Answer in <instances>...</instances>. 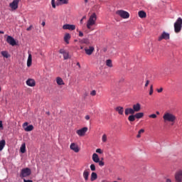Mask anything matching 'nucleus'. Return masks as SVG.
<instances>
[{"instance_id": "55", "label": "nucleus", "mask_w": 182, "mask_h": 182, "mask_svg": "<svg viewBox=\"0 0 182 182\" xmlns=\"http://www.w3.org/2000/svg\"><path fill=\"white\" fill-rule=\"evenodd\" d=\"M136 114H143V112L136 113Z\"/></svg>"}, {"instance_id": "11", "label": "nucleus", "mask_w": 182, "mask_h": 182, "mask_svg": "<svg viewBox=\"0 0 182 182\" xmlns=\"http://www.w3.org/2000/svg\"><path fill=\"white\" fill-rule=\"evenodd\" d=\"M7 43H9L11 46H15L16 45V41H15V38L11 36H8L6 38Z\"/></svg>"}, {"instance_id": "20", "label": "nucleus", "mask_w": 182, "mask_h": 182, "mask_svg": "<svg viewBox=\"0 0 182 182\" xmlns=\"http://www.w3.org/2000/svg\"><path fill=\"white\" fill-rule=\"evenodd\" d=\"M116 112H117V113H119V114H123L124 112V109L123 108V107H117L115 108Z\"/></svg>"}, {"instance_id": "46", "label": "nucleus", "mask_w": 182, "mask_h": 182, "mask_svg": "<svg viewBox=\"0 0 182 182\" xmlns=\"http://www.w3.org/2000/svg\"><path fill=\"white\" fill-rule=\"evenodd\" d=\"M23 129H26V127H28V122H25V123L23 124Z\"/></svg>"}, {"instance_id": "59", "label": "nucleus", "mask_w": 182, "mask_h": 182, "mask_svg": "<svg viewBox=\"0 0 182 182\" xmlns=\"http://www.w3.org/2000/svg\"><path fill=\"white\" fill-rule=\"evenodd\" d=\"M80 49H83V46H81V47H80Z\"/></svg>"}, {"instance_id": "58", "label": "nucleus", "mask_w": 182, "mask_h": 182, "mask_svg": "<svg viewBox=\"0 0 182 182\" xmlns=\"http://www.w3.org/2000/svg\"><path fill=\"white\" fill-rule=\"evenodd\" d=\"M82 21H83V18H82V19L80 20V22L82 23Z\"/></svg>"}, {"instance_id": "48", "label": "nucleus", "mask_w": 182, "mask_h": 182, "mask_svg": "<svg viewBox=\"0 0 182 182\" xmlns=\"http://www.w3.org/2000/svg\"><path fill=\"white\" fill-rule=\"evenodd\" d=\"M23 182H33V180L23 179Z\"/></svg>"}, {"instance_id": "29", "label": "nucleus", "mask_w": 182, "mask_h": 182, "mask_svg": "<svg viewBox=\"0 0 182 182\" xmlns=\"http://www.w3.org/2000/svg\"><path fill=\"white\" fill-rule=\"evenodd\" d=\"M80 42L81 43H85V45H90V41L87 38H83Z\"/></svg>"}, {"instance_id": "4", "label": "nucleus", "mask_w": 182, "mask_h": 182, "mask_svg": "<svg viewBox=\"0 0 182 182\" xmlns=\"http://www.w3.org/2000/svg\"><path fill=\"white\" fill-rule=\"evenodd\" d=\"M174 31L176 33H179V32H181L182 28V18L181 17L178 18L176 21L174 23Z\"/></svg>"}, {"instance_id": "22", "label": "nucleus", "mask_w": 182, "mask_h": 182, "mask_svg": "<svg viewBox=\"0 0 182 182\" xmlns=\"http://www.w3.org/2000/svg\"><path fill=\"white\" fill-rule=\"evenodd\" d=\"M138 15H139V18H146V16H147V14L144 11H139L138 12Z\"/></svg>"}, {"instance_id": "3", "label": "nucleus", "mask_w": 182, "mask_h": 182, "mask_svg": "<svg viewBox=\"0 0 182 182\" xmlns=\"http://www.w3.org/2000/svg\"><path fill=\"white\" fill-rule=\"evenodd\" d=\"M163 119L165 123H171L172 125L176 122V117L174 114H164Z\"/></svg>"}, {"instance_id": "43", "label": "nucleus", "mask_w": 182, "mask_h": 182, "mask_svg": "<svg viewBox=\"0 0 182 182\" xmlns=\"http://www.w3.org/2000/svg\"><path fill=\"white\" fill-rule=\"evenodd\" d=\"M90 95H91V96H96V90H92V91L90 92Z\"/></svg>"}, {"instance_id": "9", "label": "nucleus", "mask_w": 182, "mask_h": 182, "mask_svg": "<svg viewBox=\"0 0 182 182\" xmlns=\"http://www.w3.org/2000/svg\"><path fill=\"white\" fill-rule=\"evenodd\" d=\"M88 128L85 127L80 129L77 130L76 133L78 136L80 137H83L86 134V132H87Z\"/></svg>"}, {"instance_id": "38", "label": "nucleus", "mask_w": 182, "mask_h": 182, "mask_svg": "<svg viewBox=\"0 0 182 182\" xmlns=\"http://www.w3.org/2000/svg\"><path fill=\"white\" fill-rule=\"evenodd\" d=\"M52 7L55 9L56 8V4H55V0H51Z\"/></svg>"}, {"instance_id": "49", "label": "nucleus", "mask_w": 182, "mask_h": 182, "mask_svg": "<svg viewBox=\"0 0 182 182\" xmlns=\"http://www.w3.org/2000/svg\"><path fill=\"white\" fill-rule=\"evenodd\" d=\"M79 36H80L81 38L83 36V33L82 31H79Z\"/></svg>"}, {"instance_id": "8", "label": "nucleus", "mask_w": 182, "mask_h": 182, "mask_svg": "<svg viewBox=\"0 0 182 182\" xmlns=\"http://www.w3.org/2000/svg\"><path fill=\"white\" fill-rule=\"evenodd\" d=\"M20 1L21 0H14L13 2L9 4V6L11 9V11H16Z\"/></svg>"}, {"instance_id": "33", "label": "nucleus", "mask_w": 182, "mask_h": 182, "mask_svg": "<svg viewBox=\"0 0 182 182\" xmlns=\"http://www.w3.org/2000/svg\"><path fill=\"white\" fill-rule=\"evenodd\" d=\"M1 55L4 58H9V54H8V51H1Z\"/></svg>"}, {"instance_id": "30", "label": "nucleus", "mask_w": 182, "mask_h": 182, "mask_svg": "<svg viewBox=\"0 0 182 182\" xmlns=\"http://www.w3.org/2000/svg\"><path fill=\"white\" fill-rule=\"evenodd\" d=\"M106 65L108 66V68H113V63H112V60H107Z\"/></svg>"}, {"instance_id": "51", "label": "nucleus", "mask_w": 182, "mask_h": 182, "mask_svg": "<svg viewBox=\"0 0 182 182\" xmlns=\"http://www.w3.org/2000/svg\"><path fill=\"white\" fill-rule=\"evenodd\" d=\"M41 25H42L43 26H45V25H46L45 21H43V22L41 23Z\"/></svg>"}, {"instance_id": "15", "label": "nucleus", "mask_w": 182, "mask_h": 182, "mask_svg": "<svg viewBox=\"0 0 182 182\" xmlns=\"http://www.w3.org/2000/svg\"><path fill=\"white\" fill-rule=\"evenodd\" d=\"M70 148L71 150L75 151V153H79V146L76 144L72 143L70 146Z\"/></svg>"}, {"instance_id": "50", "label": "nucleus", "mask_w": 182, "mask_h": 182, "mask_svg": "<svg viewBox=\"0 0 182 182\" xmlns=\"http://www.w3.org/2000/svg\"><path fill=\"white\" fill-rule=\"evenodd\" d=\"M77 66H78V68L80 69V63H77Z\"/></svg>"}, {"instance_id": "34", "label": "nucleus", "mask_w": 182, "mask_h": 182, "mask_svg": "<svg viewBox=\"0 0 182 182\" xmlns=\"http://www.w3.org/2000/svg\"><path fill=\"white\" fill-rule=\"evenodd\" d=\"M102 140L103 143H106V141H107V135L103 134L102 137Z\"/></svg>"}, {"instance_id": "35", "label": "nucleus", "mask_w": 182, "mask_h": 182, "mask_svg": "<svg viewBox=\"0 0 182 182\" xmlns=\"http://www.w3.org/2000/svg\"><path fill=\"white\" fill-rule=\"evenodd\" d=\"M90 170H91V171H96V166L95 165V164H91L90 165Z\"/></svg>"}, {"instance_id": "24", "label": "nucleus", "mask_w": 182, "mask_h": 182, "mask_svg": "<svg viewBox=\"0 0 182 182\" xmlns=\"http://www.w3.org/2000/svg\"><path fill=\"white\" fill-rule=\"evenodd\" d=\"M97 173H96V172H92L91 173L90 181H95V180H97Z\"/></svg>"}, {"instance_id": "14", "label": "nucleus", "mask_w": 182, "mask_h": 182, "mask_svg": "<svg viewBox=\"0 0 182 182\" xmlns=\"http://www.w3.org/2000/svg\"><path fill=\"white\" fill-rule=\"evenodd\" d=\"M59 53L63 55L64 60L69 59V53L63 49L59 50Z\"/></svg>"}, {"instance_id": "56", "label": "nucleus", "mask_w": 182, "mask_h": 182, "mask_svg": "<svg viewBox=\"0 0 182 182\" xmlns=\"http://www.w3.org/2000/svg\"><path fill=\"white\" fill-rule=\"evenodd\" d=\"M165 114H171V113H170V112H166V113H165Z\"/></svg>"}, {"instance_id": "39", "label": "nucleus", "mask_w": 182, "mask_h": 182, "mask_svg": "<svg viewBox=\"0 0 182 182\" xmlns=\"http://www.w3.org/2000/svg\"><path fill=\"white\" fill-rule=\"evenodd\" d=\"M143 114H135V119H141Z\"/></svg>"}, {"instance_id": "42", "label": "nucleus", "mask_w": 182, "mask_h": 182, "mask_svg": "<svg viewBox=\"0 0 182 182\" xmlns=\"http://www.w3.org/2000/svg\"><path fill=\"white\" fill-rule=\"evenodd\" d=\"M156 92H157L158 93H161V92H163V87H160L159 89L157 88V89H156Z\"/></svg>"}, {"instance_id": "44", "label": "nucleus", "mask_w": 182, "mask_h": 182, "mask_svg": "<svg viewBox=\"0 0 182 182\" xmlns=\"http://www.w3.org/2000/svg\"><path fill=\"white\" fill-rule=\"evenodd\" d=\"M149 117H151V119H156V117H157L156 114H151L149 115Z\"/></svg>"}, {"instance_id": "2", "label": "nucleus", "mask_w": 182, "mask_h": 182, "mask_svg": "<svg viewBox=\"0 0 182 182\" xmlns=\"http://www.w3.org/2000/svg\"><path fill=\"white\" fill-rule=\"evenodd\" d=\"M96 19H97V17L96 16V14L94 13L90 16V18L87 21V29H90L92 26H93V25L96 23Z\"/></svg>"}, {"instance_id": "36", "label": "nucleus", "mask_w": 182, "mask_h": 182, "mask_svg": "<svg viewBox=\"0 0 182 182\" xmlns=\"http://www.w3.org/2000/svg\"><path fill=\"white\" fill-rule=\"evenodd\" d=\"M154 92V90H153V85H151L150 86V90H149V96H151V95H153V92Z\"/></svg>"}, {"instance_id": "28", "label": "nucleus", "mask_w": 182, "mask_h": 182, "mask_svg": "<svg viewBox=\"0 0 182 182\" xmlns=\"http://www.w3.org/2000/svg\"><path fill=\"white\" fill-rule=\"evenodd\" d=\"M25 132H32L33 130V125H28L24 128Z\"/></svg>"}, {"instance_id": "18", "label": "nucleus", "mask_w": 182, "mask_h": 182, "mask_svg": "<svg viewBox=\"0 0 182 182\" xmlns=\"http://www.w3.org/2000/svg\"><path fill=\"white\" fill-rule=\"evenodd\" d=\"M27 66L28 68H31L32 66V54L28 53V57L27 59Z\"/></svg>"}, {"instance_id": "10", "label": "nucleus", "mask_w": 182, "mask_h": 182, "mask_svg": "<svg viewBox=\"0 0 182 182\" xmlns=\"http://www.w3.org/2000/svg\"><path fill=\"white\" fill-rule=\"evenodd\" d=\"M176 182H182V170H179L175 173Z\"/></svg>"}, {"instance_id": "23", "label": "nucleus", "mask_w": 182, "mask_h": 182, "mask_svg": "<svg viewBox=\"0 0 182 182\" xmlns=\"http://www.w3.org/2000/svg\"><path fill=\"white\" fill-rule=\"evenodd\" d=\"M5 144H6V141L4 139L0 141V151H2V150H4Z\"/></svg>"}, {"instance_id": "7", "label": "nucleus", "mask_w": 182, "mask_h": 182, "mask_svg": "<svg viewBox=\"0 0 182 182\" xmlns=\"http://www.w3.org/2000/svg\"><path fill=\"white\" fill-rule=\"evenodd\" d=\"M163 39H164L165 41H168V39H170V33L164 31L161 35L158 38V41L161 42V41H163Z\"/></svg>"}, {"instance_id": "12", "label": "nucleus", "mask_w": 182, "mask_h": 182, "mask_svg": "<svg viewBox=\"0 0 182 182\" xmlns=\"http://www.w3.org/2000/svg\"><path fill=\"white\" fill-rule=\"evenodd\" d=\"M63 29L68 31H75L76 29V26L73 24H65L63 26Z\"/></svg>"}, {"instance_id": "45", "label": "nucleus", "mask_w": 182, "mask_h": 182, "mask_svg": "<svg viewBox=\"0 0 182 182\" xmlns=\"http://www.w3.org/2000/svg\"><path fill=\"white\" fill-rule=\"evenodd\" d=\"M32 28H33V26L32 25H31L28 28H26V31H32Z\"/></svg>"}, {"instance_id": "57", "label": "nucleus", "mask_w": 182, "mask_h": 182, "mask_svg": "<svg viewBox=\"0 0 182 182\" xmlns=\"http://www.w3.org/2000/svg\"><path fill=\"white\" fill-rule=\"evenodd\" d=\"M156 114H160V112H156Z\"/></svg>"}, {"instance_id": "41", "label": "nucleus", "mask_w": 182, "mask_h": 182, "mask_svg": "<svg viewBox=\"0 0 182 182\" xmlns=\"http://www.w3.org/2000/svg\"><path fill=\"white\" fill-rule=\"evenodd\" d=\"M149 83H150V80H147L146 81V83H145V85H144L145 89H146V87H147V86H149Z\"/></svg>"}, {"instance_id": "26", "label": "nucleus", "mask_w": 182, "mask_h": 182, "mask_svg": "<svg viewBox=\"0 0 182 182\" xmlns=\"http://www.w3.org/2000/svg\"><path fill=\"white\" fill-rule=\"evenodd\" d=\"M83 178H85V181H87L89 180V171L87 170L84 171L83 172Z\"/></svg>"}, {"instance_id": "1", "label": "nucleus", "mask_w": 182, "mask_h": 182, "mask_svg": "<svg viewBox=\"0 0 182 182\" xmlns=\"http://www.w3.org/2000/svg\"><path fill=\"white\" fill-rule=\"evenodd\" d=\"M141 109V105L140 103H136L133 105V108H126L125 109V114H134V113L137 112H140Z\"/></svg>"}, {"instance_id": "17", "label": "nucleus", "mask_w": 182, "mask_h": 182, "mask_svg": "<svg viewBox=\"0 0 182 182\" xmlns=\"http://www.w3.org/2000/svg\"><path fill=\"white\" fill-rule=\"evenodd\" d=\"M26 85H27V86H30L31 87H33V86H35V85H36L35 80L28 79L26 81Z\"/></svg>"}, {"instance_id": "6", "label": "nucleus", "mask_w": 182, "mask_h": 182, "mask_svg": "<svg viewBox=\"0 0 182 182\" xmlns=\"http://www.w3.org/2000/svg\"><path fill=\"white\" fill-rule=\"evenodd\" d=\"M117 15H119L121 18H123V19H127L129 18L130 14L127 11H124L123 10H119L117 11Z\"/></svg>"}, {"instance_id": "47", "label": "nucleus", "mask_w": 182, "mask_h": 182, "mask_svg": "<svg viewBox=\"0 0 182 182\" xmlns=\"http://www.w3.org/2000/svg\"><path fill=\"white\" fill-rule=\"evenodd\" d=\"M85 120H90V116L86 115L85 117Z\"/></svg>"}, {"instance_id": "5", "label": "nucleus", "mask_w": 182, "mask_h": 182, "mask_svg": "<svg viewBox=\"0 0 182 182\" xmlns=\"http://www.w3.org/2000/svg\"><path fill=\"white\" fill-rule=\"evenodd\" d=\"M32 171L29 168H23L20 173L21 178H23V177H28L30 174H31Z\"/></svg>"}, {"instance_id": "25", "label": "nucleus", "mask_w": 182, "mask_h": 182, "mask_svg": "<svg viewBox=\"0 0 182 182\" xmlns=\"http://www.w3.org/2000/svg\"><path fill=\"white\" fill-rule=\"evenodd\" d=\"M70 40V34L69 33H65L64 36V41L67 44H69V41Z\"/></svg>"}, {"instance_id": "13", "label": "nucleus", "mask_w": 182, "mask_h": 182, "mask_svg": "<svg viewBox=\"0 0 182 182\" xmlns=\"http://www.w3.org/2000/svg\"><path fill=\"white\" fill-rule=\"evenodd\" d=\"M85 51L86 55H88L89 56H90V55H92V53H93V52H95V47H93V46H90L89 48L85 47Z\"/></svg>"}, {"instance_id": "60", "label": "nucleus", "mask_w": 182, "mask_h": 182, "mask_svg": "<svg viewBox=\"0 0 182 182\" xmlns=\"http://www.w3.org/2000/svg\"><path fill=\"white\" fill-rule=\"evenodd\" d=\"M0 92H1V87H0Z\"/></svg>"}, {"instance_id": "53", "label": "nucleus", "mask_w": 182, "mask_h": 182, "mask_svg": "<svg viewBox=\"0 0 182 182\" xmlns=\"http://www.w3.org/2000/svg\"><path fill=\"white\" fill-rule=\"evenodd\" d=\"M0 127H2V121H0Z\"/></svg>"}, {"instance_id": "16", "label": "nucleus", "mask_w": 182, "mask_h": 182, "mask_svg": "<svg viewBox=\"0 0 182 182\" xmlns=\"http://www.w3.org/2000/svg\"><path fill=\"white\" fill-rule=\"evenodd\" d=\"M58 2L56 4L57 6L60 5H68L69 4V0H57Z\"/></svg>"}, {"instance_id": "21", "label": "nucleus", "mask_w": 182, "mask_h": 182, "mask_svg": "<svg viewBox=\"0 0 182 182\" xmlns=\"http://www.w3.org/2000/svg\"><path fill=\"white\" fill-rule=\"evenodd\" d=\"M56 82H57V85H58V86H62V85H65L63 80L60 77H58L56 78Z\"/></svg>"}, {"instance_id": "32", "label": "nucleus", "mask_w": 182, "mask_h": 182, "mask_svg": "<svg viewBox=\"0 0 182 182\" xmlns=\"http://www.w3.org/2000/svg\"><path fill=\"white\" fill-rule=\"evenodd\" d=\"M144 133V129H141L138 132V134L136 135L137 139H140L141 137V134Z\"/></svg>"}, {"instance_id": "52", "label": "nucleus", "mask_w": 182, "mask_h": 182, "mask_svg": "<svg viewBox=\"0 0 182 182\" xmlns=\"http://www.w3.org/2000/svg\"><path fill=\"white\" fill-rule=\"evenodd\" d=\"M4 31H0V34H2V35H4Z\"/></svg>"}, {"instance_id": "19", "label": "nucleus", "mask_w": 182, "mask_h": 182, "mask_svg": "<svg viewBox=\"0 0 182 182\" xmlns=\"http://www.w3.org/2000/svg\"><path fill=\"white\" fill-rule=\"evenodd\" d=\"M100 160V158H99V155H97V154H92V161H94V163H99Z\"/></svg>"}, {"instance_id": "54", "label": "nucleus", "mask_w": 182, "mask_h": 182, "mask_svg": "<svg viewBox=\"0 0 182 182\" xmlns=\"http://www.w3.org/2000/svg\"><path fill=\"white\" fill-rule=\"evenodd\" d=\"M87 2H89V0H85V4H87Z\"/></svg>"}, {"instance_id": "40", "label": "nucleus", "mask_w": 182, "mask_h": 182, "mask_svg": "<svg viewBox=\"0 0 182 182\" xmlns=\"http://www.w3.org/2000/svg\"><path fill=\"white\" fill-rule=\"evenodd\" d=\"M96 153H98L99 154H102L103 153V151H102L101 149H97Z\"/></svg>"}, {"instance_id": "37", "label": "nucleus", "mask_w": 182, "mask_h": 182, "mask_svg": "<svg viewBox=\"0 0 182 182\" xmlns=\"http://www.w3.org/2000/svg\"><path fill=\"white\" fill-rule=\"evenodd\" d=\"M99 164V166L100 167H103V166H105V162L103 161H99V162H97Z\"/></svg>"}, {"instance_id": "27", "label": "nucleus", "mask_w": 182, "mask_h": 182, "mask_svg": "<svg viewBox=\"0 0 182 182\" xmlns=\"http://www.w3.org/2000/svg\"><path fill=\"white\" fill-rule=\"evenodd\" d=\"M21 153H26V144L25 143L22 144L21 148H20Z\"/></svg>"}, {"instance_id": "31", "label": "nucleus", "mask_w": 182, "mask_h": 182, "mask_svg": "<svg viewBox=\"0 0 182 182\" xmlns=\"http://www.w3.org/2000/svg\"><path fill=\"white\" fill-rule=\"evenodd\" d=\"M128 120H129V122H134V120H136L135 115H134V114L129 115L128 117Z\"/></svg>"}]
</instances>
